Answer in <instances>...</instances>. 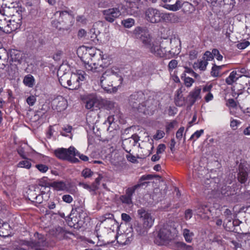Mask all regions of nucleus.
<instances>
[{
  "label": "nucleus",
  "instance_id": "obj_46",
  "mask_svg": "<svg viewBox=\"0 0 250 250\" xmlns=\"http://www.w3.org/2000/svg\"><path fill=\"white\" fill-rule=\"evenodd\" d=\"M250 45V42L247 41H243L237 44V47L240 49H244Z\"/></svg>",
  "mask_w": 250,
  "mask_h": 250
},
{
  "label": "nucleus",
  "instance_id": "obj_18",
  "mask_svg": "<svg viewBox=\"0 0 250 250\" xmlns=\"http://www.w3.org/2000/svg\"><path fill=\"white\" fill-rule=\"evenodd\" d=\"M171 49L167 51V59H170L176 55H177L180 52L181 50V41L177 38H173L170 40Z\"/></svg>",
  "mask_w": 250,
  "mask_h": 250
},
{
  "label": "nucleus",
  "instance_id": "obj_6",
  "mask_svg": "<svg viewBox=\"0 0 250 250\" xmlns=\"http://www.w3.org/2000/svg\"><path fill=\"white\" fill-rule=\"evenodd\" d=\"M146 184V182L140 183L132 187L128 188L125 190V194L120 197V200L122 203L127 205L132 204V196L135 190L145 185Z\"/></svg>",
  "mask_w": 250,
  "mask_h": 250
},
{
  "label": "nucleus",
  "instance_id": "obj_37",
  "mask_svg": "<svg viewBox=\"0 0 250 250\" xmlns=\"http://www.w3.org/2000/svg\"><path fill=\"white\" fill-rule=\"evenodd\" d=\"M183 235L187 242H190L191 241L193 233L192 232H190L189 230L188 229H184Z\"/></svg>",
  "mask_w": 250,
  "mask_h": 250
},
{
  "label": "nucleus",
  "instance_id": "obj_63",
  "mask_svg": "<svg viewBox=\"0 0 250 250\" xmlns=\"http://www.w3.org/2000/svg\"><path fill=\"white\" fill-rule=\"evenodd\" d=\"M152 177L153 176L152 175H143L140 178L139 181L140 182H142L144 180L151 179Z\"/></svg>",
  "mask_w": 250,
  "mask_h": 250
},
{
  "label": "nucleus",
  "instance_id": "obj_7",
  "mask_svg": "<svg viewBox=\"0 0 250 250\" xmlns=\"http://www.w3.org/2000/svg\"><path fill=\"white\" fill-rule=\"evenodd\" d=\"M137 214L142 224L150 228L152 227L155 218L148 211L141 208L137 210Z\"/></svg>",
  "mask_w": 250,
  "mask_h": 250
},
{
  "label": "nucleus",
  "instance_id": "obj_42",
  "mask_svg": "<svg viewBox=\"0 0 250 250\" xmlns=\"http://www.w3.org/2000/svg\"><path fill=\"white\" fill-rule=\"evenodd\" d=\"M208 62L206 60H202L199 62L197 66L201 70H205L206 69Z\"/></svg>",
  "mask_w": 250,
  "mask_h": 250
},
{
  "label": "nucleus",
  "instance_id": "obj_5",
  "mask_svg": "<svg viewBox=\"0 0 250 250\" xmlns=\"http://www.w3.org/2000/svg\"><path fill=\"white\" fill-rule=\"evenodd\" d=\"M40 183L38 186H31L26 191L27 197L29 200L32 202L41 204L43 201L42 194L45 191L42 190L40 188Z\"/></svg>",
  "mask_w": 250,
  "mask_h": 250
},
{
  "label": "nucleus",
  "instance_id": "obj_19",
  "mask_svg": "<svg viewBox=\"0 0 250 250\" xmlns=\"http://www.w3.org/2000/svg\"><path fill=\"white\" fill-rule=\"evenodd\" d=\"M75 148L70 146L68 149L64 148L57 149L54 151V154L59 159L68 161L70 154L75 155Z\"/></svg>",
  "mask_w": 250,
  "mask_h": 250
},
{
  "label": "nucleus",
  "instance_id": "obj_2",
  "mask_svg": "<svg viewBox=\"0 0 250 250\" xmlns=\"http://www.w3.org/2000/svg\"><path fill=\"white\" fill-rule=\"evenodd\" d=\"M123 81L120 70L116 68L107 70L101 78L102 87L107 91H111L114 88L120 86Z\"/></svg>",
  "mask_w": 250,
  "mask_h": 250
},
{
  "label": "nucleus",
  "instance_id": "obj_33",
  "mask_svg": "<svg viewBox=\"0 0 250 250\" xmlns=\"http://www.w3.org/2000/svg\"><path fill=\"white\" fill-rule=\"evenodd\" d=\"M34 79L31 75H27L24 78L23 82L24 84L29 87H32L34 84Z\"/></svg>",
  "mask_w": 250,
  "mask_h": 250
},
{
  "label": "nucleus",
  "instance_id": "obj_16",
  "mask_svg": "<svg viewBox=\"0 0 250 250\" xmlns=\"http://www.w3.org/2000/svg\"><path fill=\"white\" fill-rule=\"evenodd\" d=\"M148 51L154 55L160 58L165 57L167 59V50L165 48L161 46L159 43L154 41L153 43L147 49Z\"/></svg>",
  "mask_w": 250,
  "mask_h": 250
},
{
  "label": "nucleus",
  "instance_id": "obj_44",
  "mask_svg": "<svg viewBox=\"0 0 250 250\" xmlns=\"http://www.w3.org/2000/svg\"><path fill=\"white\" fill-rule=\"evenodd\" d=\"M36 167L41 172L44 173L46 172L48 167L47 166L43 164H38L36 165Z\"/></svg>",
  "mask_w": 250,
  "mask_h": 250
},
{
  "label": "nucleus",
  "instance_id": "obj_3",
  "mask_svg": "<svg viewBox=\"0 0 250 250\" xmlns=\"http://www.w3.org/2000/svg\"><path fill=\"white\" fill-rule=\"evenodd\" d=\"M84 74V72L81 70L77 73H64L59 78V82L64 87L70 90L77 89L80 87V81L85 79Z\"/></svg>",
  "mask_w": 250,
  "mask_h": 250
},
{
  "label": "nucleus",
  "instance_id": "obj_8",
  "mask_svg": "<svg viewBox=\"0 0 250 250\" xmlns=\"http://www.w3.org/2000/svg\"><path fill=\"white\" fill-rule=\"evenodd\" d=\"M34 237V239L26 242L27 246L34 250H44L41 248L46 245V242L43 235L36 232Z\"/></svg>",
  "mask_w": 250,
  "mask_h": 250
},
{
  "label": "nucleus",
  "instance_id": "obj_59",
  "mask_svg": "<svg viewBox=\"0 0 250 250\" xmlns=\"http://www.w3.org/2000/svg\"><path fill=\"white\" fill-rule=\"evenodd\" d=\"M86 36V32L83 29H81L78 33V37L79 38H82Z\"/></svg>",
  "mask_w": 250,
  "mask_h": 250
},
{
  "label": "nucleus",
  "instance_id": "obj_23",
  "mask_svg": "<svg viewBox=\"0 0 250 250\" xmlns=\"http://www.w3.org/2000/svg\"><path fill=\"white\" fill-rule=\"evenodd\" d=\"M150 228L146 227L141 223H137L134 226L135 230L138 235L141 236H145L147 234L148 230Z\"/></svg>",
  "mask_w": 250,
  "mask_h": 250
},
{
  "label": "nucleus",
  "instance_id": "obj_28",
  "mask_svg": "<svg viewBox=\"0 0 250 250\" xmlns=\"http://www.w3.org/2000/svg\"><path fill=\"white\" fill-rule=\"evenodd\" d=\"M135 144L132 139H126L123 142V147L125 151L127 153H130L131 150V148L135 146Z\"/></svg>",
  "mask_w": 250,
  "mask_h": 250
},
{
  "label": "nucleus",
  "instance_id": "obj_25",
  "mask_svg": "<svg viewBox=\"0 0 250 250\" xmlns=\"http://www.w3.org/2000/svg\"><path fill=\"white\" fill-rule=\"evenodd\" d=\"M163 20L171 22H177L179 21L178 16L174 13H163Z\"/></svg>",
  "mask_w": 250,
  "mask_h": 250
},
{
  "label": "nucleus",
  "instance_id": "obj_12",
  "mask_svg": "<svg viewBox=\"0 0 250 250\" xmlns=\"http://www.w3.org/2000/svg\"><path fill=\"white\" fill-rule=\"evenodd\" d=\"M5 6L0 9V12L2 13L7 18L15 17V15H22V8L20 7H15L14 5H8L7 3H3Z\"/></svg>",
  "mask_w": 250,
  "mask_h": 250
},
{
  "label": "nucleus",
  "instance_id": "obj_52",
  "mask_svg": "<svg viewBox=\"0 0 250 250\" xmlns=\"http://www.w3.org/2000/svg\"><path fill=\"white\" fill-rule=\"evenodd\" d=\"M62 200L67 203H70L73 201L72 196L68 194H65L62 197Z\"/></svg>",
  "mask_w": 250,
  "mask_h": 250
},
{
  "label": "nucleus",
  "instance_id": "obj_27",
  "mask_svg": "<svg viewBox=\"0 0 250 250\" xmlns=\"http://www.w3.org/2000/svg\"><path fill=\"white\" fill-rule=\"evenodd\" d=\"M115 105V103L107 99H101V108H104L107 110H111L113 109Z\"/></svg>",
  "mask_w": 250,
  "mask_h": 250
},
{
  "label": "nucleus",
  "instance_id": "obj_64",
  "mask_svg": "<svg viewBox=\"0 0 250 250\" xmlns=\"http://www.w3.org/2000/svg\"><path fill=\"white\" fill-rule=\"evenodd\" d=\"M129 139H132L133 141L134 142V144L136 145L139 141L140 137L136 134H133L132 135V137Z\"/></svg>",
  "mask_w": 250,
  "mask_h": 250
},
{
  "label": "nucleus",
  "instance_id": "obj_13",
  "mask_svg": "<svg viewBox=\"0 0 250 250\" xmlns=\"http://www.w3.org/2000/svg\"><path fill=\"white\" fill-rule=\"evenodd\" d=\"M22 15H15V17L8 19L6 33H10L19 29L21 25Z\"/></svg>",
  "mask_w": 250,
  "mask_h": 250
},
{
  "label": "nucleus",
  "instance_id": "obj_38",
  "mask_svg": "<svg viewBox=\"0 0 250 250\" xmlns=\"http://www.w3.org/2000/svg\"><path fill=\"white\" fill-rule=\"evenodd\" d=\"M152 196L154 200H158L163 197L162 193L159 188H155L154 189Z\"/></svg>",
  "mask_w": 250,
  "mask_h": 250
},
{
  "label": "nucleus",
  "instance_id": "obj_1",
  "mask_svg": "<svg viewBox=\"0 0 250 250\" xmlns=\"http://www.w3.org/2000/svg\"><path fill=\"white\" fill-rule=\"evenodd\" d=\"M83 58L85 68L92 72L102 71L109 64L106 56L104 57L102 52L100 50H96L94 48L86 50Z\"/></svg>",
  "mask_w": 250,
  "mask_h": 250
},
{
  "label": "nucleus",
  "instance_id": "obj_41",
  "mask_svg": "<svg viewBox=\"0 0 250 250\" xmlns=\"http://www.w3.org/2000/svg\"><path fill=\"white\" fill-rule=\"evenodd\" d=\"M93 174V172L89 168H85L82 172V176L85 178L91 177Z\"/></svg>",
  "mask_w": 250,
  "mask_h": 250
},
{
  "label": "nucleus",
  "instance_id": "obj_32",
  "mask_svg": "<svg viewBox=\"0 0 250 250\" xmlns=\"http://www.w3.org/2000/svg\"><path fill=\"white\" fill-rule=\"evenodd\" d=\"M248 178L247 172L243 168H241L239 167V173L238 175V180L241 183H245Z\"/></svg>",
  "mask_w": 250,
  "mask_h": 250
},
{
  "label": "nucleus",
  "instance_id": "obj_51",
  "mask_svg": "<svg viewBox=\"0 0 250 250\" xmlns=\"http://www.w3.org/2000/svg\"><path fill=\"white\" fill-rule=\"evenodd\" d=\"M226 105L232 108H235L237 106L236 102L233 99H229L228 100V103H227Z\"/></svg>",
  "mask_w": 250,
  "mask_h": 250
},
{
  "label": "nucleus",
  "instance_id": "obj_43",
  "mask_svg": "<svg viewBox=\"0 0 250 250\" xmlns=\"http://www.w3.org/2000/svg\"><path fill=\"white\" fill-rule=\"evenodd\" d=\"M194 82V80L192 78H190L189 77H185L184 83H185V85L187 87H190Z\"/></svg>",
  "mask_w": 250,
  "mask_h": 250
},
{
  "label": "nucleus",
  "instance_id": "obj_54",
  "mask_svg": "<svg viewBox=\"0 0 250 250\" xmlns=\"http://www.w3.org/2000/svg\"><path fill=\"white\" fill-rule=\"evenodd\" d=\"M165 149L166 146L164 144H160L157 147L156 153L159 154H161L165 151Z\"/></svg>",
  "mask_w": 250,
  "mask_h": 250
},
{
  "label": "nucleus",
  "instance_id": "obj_55",
  "mask_svg": "<svg viewBox=\"0 0 250 250\" xmlns=\"http://www.w3.org/2000/svg\"><path fill=\"white\" fill-rule=\"evenodd\" d=\"M204 56L206 57V60L207 62L208 61H210L213 58V54L212 53V51L211 52L206 51L204 54Z\"/></svg>",
  "mask_w": 250,
  "mask_h": 250
},
{
  "label": "nucleus",
  "instance_id": "obj_15",
  "mask_svg": "<svg viewBox=\"0 0 250 250\" xmlns=\"http://www.w3.org/2000/svg\"><path fill=\"white\" fill-rule=\"evenodd\" d=\"M104 19L109 22H113L121 15V12L118 8H112L102 11Z\"/></svg>",
  "mask_w": 250,
  "mask_h": 250
},
{
  "label": "nucleus",
  "instance_id": "obj_22",
  "mask_svg": "<svg viewBox=\"0 0 250 250\" xmlns=\"http://www.w3.org/2000/svg\"><path fill=\"white\" fill-rule=\"evenodd\" d=\"M201 90V88L196 87L189 93L188 98L191 105L193 104L196 100L201 98L200 96Z\"/></svg>",
  "mask_w": 250,
  "mask_h": 250
},
{
  "label": "nucleus",
  "instance_id": "obj_9",
  "mask_svg": "<svg viewBox=\"0 0 250 250\" xmlns=\"http://www.w3.org/2000/svg\"><path fill=\"white\" fill-rule=\"evenodd\" d=\"M163 13L152 7L148 8L145 11V18L149 22L153 23H159L163 20Z\"/></svg>",
  "mask_w": 250,
  "mask_h": 250
},
{
  "label": "nucleus",
  "instance_id": "obj_62",
  "mask_svg": "<svg viewBox=\"0 0 250 250\" xmlns=\"http://www.w3.org/2000/svg\"><path fill=\"white\" fill-rule=\"evenodd\" d=\"M126 158L129 161L131 162L132 163L135 162L137 161L136 157L130 154L129 155H127Z\"/></svg>",
  "mask_w": 250,
  "mask_h": 250
},
{
  "label": "nucleus",
  "instance_id": "obj_56",
  "mask_svg": "<svg viewBox=\"0 0 250 250\" xmlns=\"http://www.w3.org/2000/svg\"><path fill=\"white\" fill-rule=\"evenodd\" d=\"M75 156H77V155H73V154H70L68 159V161L72 163H78L79 162V160L75 157H74Z\"/></svg>",
  "mask_w": 250,
  "mask_h": 250
},
{
  "label": "nucleus",
  "instance_id": "obj_30",
  "mask_svg": "<svg viewBox=\"0 0 250 250\" xmlns=\"http://www.w3.org/2000/svg\"><path fill=\"white\" fill-rule=\"evenodd\" d=\"M183 3L182 0H177L174 4H165L164 7L168 10L176 11L182 6Z\"/></svg>",
  "mask_w": 250,
  "mask_h": 250
},
{
  "label": "nucleus",
  "instance_id": "obj_60",
  "mask_svg": "<svg viewBox=\"0 0 250 250\" xmlns=\"http://www.w3.org/2000/svg\"><path fill=\"white\" fill-rule=\"evenodd\" d=\"M62 54V51H58L53 55V58L55 61H59L60 60Z\"/></svg>",
  "mask_w": 250,
  "mask_h": 250
},
{
  "label": "nucleus",
  "instance_id": "obj_17",
  "mask_svg": "<svg viewBox=\"0 0 250 250\" xmlns=\"http://www.w3.org/2000/svg\"><path fill=\"white\" fill-rule=\"evenodd\" d=\"M85 106L91 111L100 109L101 99L94 96H89L85 99Z\"/></svg>",
  "mask_w": 250,
  "mask_h": 250
},
{
  "label": "nucleus",
  "instance_id": "obj_36",
  "mask_svg": "<svg viewBox=\"0 0 250 250\" xmlns=\"http://www.w3.org/2000/svg\"><path fill=\"white\" fill-rule=\"evenodd\" d=\"M135 21L133 19L128 18L122 21V24L126 28H130L134 25Z\"/></svg>",
  "mask_w": 250,
  "mask_h": 250
},
{
  "label": "nucleus",
  "instance_id": "obj_40",
  "mask_svg": "<svg viewBox=\"0 0 250 250\" xmlns=\"http://www.w3.org/2000/svg\"><path fill=\"white\" fill-rule=\"evenodd\" d=\"M178 65V62L176 60H172L170 61L168 64V68L169 71H172L174 69L176 68Z\"/></svg>",
  "mask_w": 250,
  "mask_h": 250
},
{
  "label": "nucleus",
  "instance_id": "obj_29",
  "mask_svg": "<svg viewBox=\"0 0 250 250\" xmlns=\"http://www.w3.org/2000/svg\"><path fill=\"white\" fill-rule=\"evenodd\" d=\"M8 19L0 12V30L6 33Z\"/></svg>",
  "mask_w": 250,
  "mask_h": 250
},
{
  "label": "nucleus",
  "instance_id": "obj_11",
  "mask_svg": "<svg viewBox=\"0 0 250 250\" xmlns=\"http://www.w3.org/2000/svg\"><path fill=\"white\" fill-rule=\"evenodd\" d=\"M157 238L159 240V245H163L172 240L173 237L168 226L161 228L158 231Z\"/></svg>",
  "mask_w": 250,
  "mask_h": 250
},
{
  "label": "nucleus",
  "instance_id": "obj_31",
  "mask_svg": "<svg viewBox=\"0 0 250 250\" xmlns=\"http://www.w3.org/2000/svg\"><path fill=\"white\" fill-rule=\"evenodd\" d=\"M195 210L197 211V213H203L205 214H207L209 212H210V209L209 207L207 205L205 204H199L196 207Z\"/></svg>",
  "mask_w": 250,
  "mask_h": 250
},
{
  "label": "nucleus",
  "instance_id": "obj_45",
  "mask_svg": "<svg viewBox=\"0 0 250 250\" xmlns=\"http://www.w3.org/2000/svg\"><path fill=\"white\" fill-rule=\"evenodd\" d=\"M212 53L213 57H215L218 61H222L223 59V56L220 54L219 50L217 49H213Z\"/></svg>",
  "mask_w": 250,
  "mask_h": 250
},
{
  "label": "nucleus",
  "instance_id": "obj_35",
  "mask_svg": "<svg viewBox=\"0 0 250 250\" xmlns=\"http://www.w3.org/2000/svg\"><path fill=\"white\" fill-rule=\"evenodd\" d=\"M176 250H192L190 246L186 245L183 242H178L176 244Z\"/></svg>",
  "mask_w": 250,
  "mask_h": 250
},
{
  "label": "nucleus",
  "instance_id": "obj_39",
  "mask_svg": "<svg viewBox=\"0 0 250 250\" xmlns=\"http://www.w3.org/2000/svg\"><path fill=\"white\" fill-rule=\"evenodd\" d=\"M31 164L28 160H24L20 161L18 164V167H23L29 169L31 167Z\"/></svg>",
  "mask_w": 250,
  "mask_h": 250
},
{
  "label": "nucleus",
  "instance_id": "obj_24",
  "mask_svg": "<svg viewBox=\"0 0 250 250\" xmlns=\"http://www.w3.org/2000/svg\"><path fill=\"white\" fill-rule=\"evenodd\" d=\"M242 76V75L237 73L236 71H233L230 73L229 76L226 78V82L228 84L231 85Z\"/></svg>",
  "mask_w": 250,
  "mask_h": 250
},
{
  "label": "nucleus",
  "instance_id": "obj_14",
  "mask_svg": "<svg viewBox=\"0 0 250 250\" xmlns=\"http://www.w3.org/2000/svg\"><path fill=\"white\" fill-rule=\"evenodd\" d=\"M158 101L153 98H148L142 104V111L146 114H152L157 109Z\"/></svg>",
  "mask_w": 250,
  "mask_h": 250
},
{
  "label": "nucleus",
  "instance_id": "obj_49",
  "mask_svg": "<svg viewBox=\"0 0 250 250\" xmlns=\"http://www.w3.org/2000/svg\"><path fill=\"white\" fill-rule=\"evenodd\" d=\"M184 129H185V128H184V127H181L178 130V131L176 132V137L179 140H181V139H182V138L183 137V132H184Z\"/></svg>",
  "mask_w": 250,
  "mask_h": 250
},
{
  "label": "nucleus",
  "instance_id": "obj_50",
  "mask_svg": "<svg viewBox=\"0 0 250 250\" xmlns=\"http://www.w3.org/2000/svg\"><path fill=\"white\" fill-rule=\"evenodd\" d=\"M224 215L229 222H230L231 220V211L229 209H226L224 212Z\"/></svg>",
  "mask_w": 250,
  "mask_h": 250
},
{
  "label": "nucleus",
  "instance_id": "obj_21",
  "mask_svg": "<svg viewBox=\"0 0 250 250\" xmlns=\"http://www.w3.org/2000/svg\"><path fill=\"white\" fill-rule=\"evenodd\" d=\"M43 181V179L40 181V186H41L42 188L44 187L45 189L46 188H48L50 186L54 188L57 190H62L66 188V185L63 182L55 181L51 183H49L46 182L44 183Z\"/></svg>",
  "mask_w": 250,
  "mask_h": 250
},
{
  "label": "nucleus",
  "instance_id": "obj_61",
  "mask_svg": "<svg viewBox=\"0 0 250 250\" xmlns=\"http://www.w3.org/2000/svg\"><path fill=\"white\" fill-rule=\"evenodd\" d=\"M176 144V142L174 139L172 138L171 139L170 143V149L172 153H174L175 150V146Z\"/></svg>",
  "mask_w": 250,
  "mask_h": 250
},
{
  "label": "nucleus",
  "instance_id": "obj_57",
  "mask_svg": "<svg viewBox=\"0 0 250 250\" xmlns=\"http://www.w3.org/2000/svg\"><path fill=\"white\" fill-rule=\"evenodd\" d=\"M121 216L122 220L126 222H129L131 220L130 216L126 213H122Z\"/></svg>",
  "mask_w": 250,
  "mask_h": 250
},
{
  "label": "nucleus",
  "instance_id": "obj_53",
  "mask_svg": "<svg viewBox=\"0 0 250 250\" xmlns=\"http://www.w3.org/2000/svg\"><path fill=\"white\" fill-rule=\"evenodd\" d=\"M75 155H77L80 159L83 161H87L88 160V157L83 154H80L76 149L75 152Z\"/></svg>",
  "mask_w": 250,
  "mask_h": 250
},
{
  "label": "nucleus",
  "instance_id": "obj_4",
  "mask_svg": "<svg viewBox=\"0 0 250 250\" xmlns=\"http://www.w3.org/2000/svg\"><path fill=\"white\" fill-rule=\"evenodd\" d=\"M135 38L139 39L146 49L153 43L152 38L146 27L138 26L133 30Z\"/></svg>",
  "mask_w": 250,
  "mask_h": 250
},
{
  "label": "nucleus",
  "instance_id": "obj_10",
  "mask_svg": "<svg viewBox=\"0 0 250 250\" xmlns=\"http://www.w3.org/2000/svg\"><path fill=\"white\" fill-rule=\"evenodd\" d=\"M145 99V95L142 92H136L130 96L129 104L132 108L136 109L139 112H142V104Z\"/></svg>",
  "mask_w": 250,
  "mask_h": 250
},
{
  "label": "nucleus",
  "instance_id": "obj_48",
  "mask_svg": "<svg viewBox=\"0 0 250 250\" xmlns=\"http://www.w3.org/2000/svg\"><path fill=\"white\" fill-rule=\"evenodd\" d=\"M203 129H201L200 130L196 131L195 132H194V133H193L191 135V136L190 138V140H192L194 138H195L196 139L199 138L201 136V135L203 133Z\"/></svg>",
  "mask_w": 250,
  "mask_h": 250
},
{
  "label": "nucleus",
  "instance_id": "obj_26",
  "mask_svg": "<svg viewBox=\"0 0 250 250\" xmlns=\"http://www.w3.org/2000/svg\"><path fill=\"white\" fill-rule=\"evenodd\" d=\"M182 91L181 89L177 91V95L175 98V103L176 105L182 106L185 104L186 100L182 94Z\"/></svg>",
  "mask_w": 250,
  "mask_h": 250
},
{
  "label": "nucleus",
  "instance_id": "obj_47",
  "mask_svg": "<svg viewBox=\"0 0 250 250\" xmlns=\"http://www.w3.org/2000/svg\"><path fill=\"white\" fill-rule=\"evenodd\" d=\"M36 101V98L33 95L30 96L26 99V102L30 106H33L35 104Z\"/></svg>",
  "mask_w": 250,
  "mask_h": 250
},
{
  "label": "nucleus",
  "instance_id": "obj_58",
  "mask_svg": "<svg viewBox=\"0 0 250 250\" xmlns=\"http://www.w3.org/2000/svg\"><path fill=\"white\" fill-rule=\"evenodd\" d=\"M192 216V210L190 209H187L185 211V218L188 220L190 219Z\"/></svg>",
  "mask_w": 250,
  "mask_h": 250
},
{
  "label": "nucleus",
  "instance_id": "obj_34",
  "mask_svg": "<svg viewBox=\"0 0 250 250\" xmlns=\"http://www.w3.org/2000/svg\"><path fill=\"white\" fill-rule=\"evenodd\" d=\"M225 66V65H222L220 66L214 64L212 66L211 71L210 72L211 75L214 77L219 76L220 70Z\"/></svg>",
  "mask_w": 250,
  "mask_h": 250
},
{
  "label": "nucleus",
  "instance_id": "obj_20",
  "mask_svg": "<svg viewBox=\"0 0 250 250\" xmlns=\"http://www.w3.org/2000/svg\"><path fill=\"white\" fill-rule=\"evenodd\" d=\"M52 106L54 110L58 112L63 111L67 106L66 100L61 96H57L52 101Z\"/></svg>",
  "mask_w": 250,
  "mask_h": 250
}]
</instances>
